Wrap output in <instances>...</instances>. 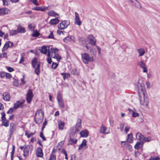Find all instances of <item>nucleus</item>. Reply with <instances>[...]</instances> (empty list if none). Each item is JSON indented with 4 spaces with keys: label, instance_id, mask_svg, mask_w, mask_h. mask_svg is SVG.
<instances>
[{
    "label": "nucleus",
    "instance_id": "f257e3e1",
    "mask_svg": "<svg viewBox=\"0 0 160 160\" xmlns=\"http://www.w3.org/2000/svg\"><path fill=\"white\" fill-rule=\"evenodd\" d=\"M137 88L141 105L143 107L147 106L149 103V99L145 90L144 84L141 83L139 81H138L137 84Z\"/></svg>",
    "mask_w": 160,
    "mask_h": 160
},
{
    "label": "nucleus",
    "instance_id": "f03ea898",
    "mask_svg": "<svg viewBox=\"0 0 160 160\" xmlns=\"http://www.w3.org/2000/svg\"><path fill=\"white\" fill-rule=\"evenodd\" d=\"M44 118V112L42 109L38 110L35 114V120L36 123L40 124L43 121Z\"/></svg>",
    "mask_w": 160,
    "mask_h": 160
},
{
    "label": "nucleus",
    "instance_id": "7ed1b4c3",
    "mask_svg": "<svg viewBox=\"0 0 160 160\" xmlns=\"http://www.w3.org/2000/svg\"><path fill=\"white\" fill-rule=\"evenodd\" d=\"M96 54L95 52L93 53V56H90L87 53H84L82 55V60L84 63L87 64L89 62H92L94 60L95 57L94 56Z\"/></svg>",
    "mask_w": 160,
    "mask_h": 160
},
{
    "label": "nucleus",
    "instance_id": "20e7f679",
    "mask_svg": "<svg viewBox=\"0 0 160 160\" xmlns=\"http://www.w3.org/2000/svg\"><path fill=\"white\" fill-rule=\"evenodd\" d=\"M58 50V49L56 48H51V52L52 53H54V55H53L52 54V57L54 58H55L57 59L58 61H59L61 59L60 56L58 53H56Z\"/></svg>",
    "mask_w": 160,
    "mask_h": 160
},
{
    "label": "nucleus",
    "instance_id": "39448f33",
    "mask_svg": "<svg viewBox=\"0 0 160 160\" xmlns=\"http://www.w3.org/2000/svg\"><path fill=\"white\" fill-rule=\"evenodd\" d=\"M70 23L68 21H62L58 25V28L60 29L63 30L66 28L70 24Z\"/></svg>",
    "mask_w": 160,
    "mask_h": 160
},
{
    "label": "nucleus",
    "instance_id": "423d86ee",
    "mask_svg": "<svg viewBox=\"0 0 160 160\" xmlns=\"http://www.w3.org/2000/svg\"><path fill=\"white\" fill-rule=\"evenodd\" d=\"M80 130L79 129L76 128H73L72 131L70 134V138H75L77 136V134L78 133Z\"/></svg>",
    "mask_w": 160,
    "mask_h": 160
},
{
    "label": "nucleus",
    "instance_id": "0eeeda50",
    "mask_svg": "<svg viewBox=\"0 0 160 160\" xmlns=\"http://www.w3.org/2000/svg\"><path fill=\"white\" fill-rule=\"evenodd\" d=\"M33 94L32 90L29 89L28 92L26 97V99L27 102L28 103H31L33 98Z\"/></svg>",
    "mask_w": 160,
    "mask_h": 160
},
{
    "label": "nucleus",
    "instance_id": "6e6552de",
    "mask_svg": "<svg viewBox=\"0 0 160 160\" xmlns=\"http://www.w3.org/2000/svg\"><path fill=\"white\" fill-rule=\"evenodd\" d=\"M25 100L18 101L14 104V108L15 109L18 108H22L24 106V104L25 102Z\"/></svg>",
    "mask_w": 160,
    "mask_h": 160
},
{
    "label": "nucleus",
    "instance_id": "1a4fd4ad",
    "mask_svg": "<svg viewBox=\"0 0 160 160\" xmlns=\"http://www.w3.org/2000/svg\"><path fill=\"white\" fill-rule=\"evenodd\" d=\"M130 3L133 6L138 9H140L141 8L140 3L137 0H128Z\"/></svg>",
    "mask_w": 160,
    "mask_h": 160
},
{
    "label": "nucleus",
    "instance_id": "9d476101",
    "mask_svg": "<svg viewBox=\"0 0 160 160\" xmlns=\"http://www.w3.org/2000/svg\"><path fill=\"white\" fill-rule=\"evenodd\" d=\"M137 65L143 69V72H148L147 66L143 61L138 62L137 63Z\"/></svg>",
    "mask_w": 160,
    "mask_h": 160
},
{
    "label": "nucleus",
    "instance_id": "9b49d317",
    "mask_svg": "<svg viewBox=\"0 0 160 160\" xmlns=\"http://www.w3.org/2000/svg\"><path fill=\"white\" fill-rule=\"evenodd\" d=\"M75 18L74 23L75 24L80 26L82 24V22L80 20L78 14L76 12L75 13Z\"/></svg>",
    "mask_w": 160,
    "mask_h": 160
},
{
    "label": "nucleus",
    "instance_id": "f8f14e48",
    "mask_svg": "<svg viewBox=\"0 0 160 160\" xmlns=\"http://www.w3.org/2000/svg\"><path fill=\"white\" fill-rule=\"evenodd\" d=\"M33 10L37 11H41L44 12L45 10H48V7H46L45 6L35 7L32 8Z\"/></svg>",
    "mask_w": 160,
    "mask_h": 160
},
{
    "label": "nucleus",
    "instance_id": "ddd939ff",
    "mask_svg": "<svg viewBox=\"0 0 160 160\" xmlns=\"http://www.w3.org/2000/svg\"><path fill=\"white\" fill-rule=\"evenodd\" d=\"M13 46V43L11 42L8 41L7 42L4 46H3L2 50V51H5L8 48L12 47Z\"/></svg>",
    "mask_w": 160,
    "mask_h": 160
},
{
    "label": "nucleus",
    "instance_id": "4468645a",
    "mask_svg": "<svg viewBox=\"0 0 160 160\" xmlns=\"http://www.w3.org/2000/svg\"><path fill=\"white\" fill-rule=\"evenodd\" d=\"M99 131L100 133L103 134H108L109 133V131L107 130V128L103 125L101 126Z\"/></svg>",
    "mask_w": 160,
    "mask_h": 160
},
{
    "label": "nucleus",
    "instance_id": "2eb2a0df",
    "mask_svg": "<svg viewBox=\"0 0 160 160\" xmlns=\"http://www.w3.org/2000/svg\"><path fill=\"white\" fill-rule=\"evenodd\" d=\"M36 155L38 157H42L43 156L42 150L40 147H38L36 152Z\"/></svg>",
    "mask_w": 160,
    "mask_h": 160
},
{
    "label": "nucleus",
    "instance_id": "dca6fc26",
    "mask_svg": "<svg viewBox=\"0 0 160 160\" xmlns=\"http://www.w3.org/2000/svg\"><path fill=\"white\" fill-rule=\"evenodd\" d=\"M87 145V141L86 140L84 139L82 142V143L79 145L78 150H82L84 149V150L86 149L85 147Z\"/></svg>",
    "mask_w": 160,
    "mask_h": 160
},
{
    "label": "nucleus",
    "instance_id": "f3484780",
    "mask_svg": "<svg viewBox=\"0 0 160 160\" xmlns=\"http://www.w3.org/2000/svg\"><path fill=\"white\" fill-rule=\"evenodd\" d=\"M9 10L6 8H0V15L7 14Z\"/></svg>",
    "mask_w": 160,
    "mask_h": 160
},
{
    "label": "nucleus",
    "instance_id": "a211bd4d",
    "mask_svg": "<svg viewBox=\"0 0 160 160\" xmlns=\"http://www.w3.org/2000/svg\"><path fill=\"white\" fill-rule=\"evenodd\" d=\"M144 144L143 141L137 142L134 146V148L135 149L138 150L142 148Z\"/></svg>",
    "mask_w": 160,
    "mask_h": 160
},
{
    "label": "nucleus",
    "instance_id": "6ab92c4d",
    "mask_svg": "<svg viewBox=\"0 0 160 160\" xmlns=\"http://www.w3.org/2000/svg\"><path fill=\"white\" fill-rule=\"evenodd\" d=\"M88 38L90 41V43L91 44L95 45L96 40L94 37L92 35H89L88 37Z\"/></svg>",
    "mask_w": 160,
    "mask_h": 160
},
{
    "label": "nucleus",
    "instance_id": "aec40b11",
    "mask_svg": "<svg viewBox=\"0 0 160 160\" xmlns=\"http://www.w3.org/2000/svg\"><path fill=\"white\" fill-rule=\"evenodd\" d=\"M60 20L57 18L52 19L50 20L49 22V23L51 25H55L58 23Z\"/></svg>",
    "mask_w": 160,
    "mask_h": 160
},
{
    "label": "nucleus",
    "instance_id": "412c9836",
    "mask_svg": "<svg viewBox=\"0 0 160 160\" xmlns=\"http://www.w3.org/2000/svg\"><path fill=\"white\" fill-rule=\"evenodd\" d=\"M15 125L13 123H11L10 124V128L9 131L10 135H11L15 129Z\"/></svg>",
    "mask_w": 160,
    "mask_h": 160
},
{
    "label": "nucleus",
    "instance_id": "4be33fe9",
    "mask_svg": "<svg viewBox=\"0 0 160 160\" xmlns=\"http://www.w3.org/2000/svg\"><path fill=\"white\" fill-rule=\"evenodd\" d=\"M39 63V66L40 65V63L39 62H38L37 59L36 58H34L32 61V66L35 68L37 66L38 64Z\"/></svg>",
    "mask_w": 160,
    "mask_h": 160
},
{
    "label": "nucleus",
    "instance_id": "5701e85b",
    "mask_svg": "<svg viewBox=\"0 0 160 160\" xmlns=\"http://www.w3.org/2000/svg\"><path fill=\"white\" fill-rule=\"evenodd\" d=\"M88 131L87 130L82 131L80 132V134L82 137L86 138L88 136Z\"/></svg>",
    "mask_w": 160,
    "mask_h": 160
},
{
    "label": "nucleus",
    "instance_id": "b1692460",
    "mask_svg": "<svg viewBox=\"0 0 160 160\" xmlns=\"http://www.w3.org/2000/svg\"><path fill=\"white\" fill-rule=\"evenodd\" d=\"M17 28V30L18 33H24L26 31L25 30V28L21 26L18 25Z\"/></svg>",
    "mask_w": 160,
    "mask_h": 160
},
{
    "label": "nucleus",
    "instance_id": "393cba45",
    "mask_svg": "<svg viewBox=\"0 0 160 160\" xmlns=\"http://www.w3.org/2000/svg\"><path fill=\"white\" fill-rule=\"evenodd\" d=\"M137 51L139 53V57L142 56L145 53V51L143 48H141L138 49Z\"/></svg>",
    "mask_w": 160,
    "mask_h": 160
},
{
    "label": "nucleus",
    "instance_id": "a878e982",
    "mask_svg": "<svg viewBox=\"0 0 160 160\" xmlns=\"http://www.w3.org/2000/svg\"><path fill=\"white\" fill-rule=\"evenodd\" d=\"M48 14L49 16L56 17L57 16H58L59 15L58 13H56L52 10H50L48 12Z\"/></svg>",
    "mask_w": 160,
    "mask_h": 160
},
{
    "label": "nucleus",
    "instance_id": "bb28decb",
    "mask_svg": "<svg viewBox=\"0 0 160 160\" xmlns=\"http://www.w3.org/2000/svg\"><path fill=\"white\" fill-rule=\"evenodd\" d=\"M3 96V99L5 101H9L10 98V95L7 92L4 93Z\"/></svg>",
    "mask_w": 160,
    "mask_h": 160
},
{
    "label": "nucleus",
    "instance_id": "cd10ccee",
    "mask_svg": "<svg viewBox=\"0 0 160 160\" xmlns=\"http://www.w3.org/2000/svg\"><path fill=\"white\" fill-rule=\"evenodd\" d=\"M136 138L138 140L140 141H142L144 136L142 135L141 133L139 132H137L136 135Z\"/></svg>",
    "mask_w": 160,
    "mask_h": 160
},
{
    "label": "nucleus",
    "instance_id": "c85d7f7f",
    "mask_svg": "<svg viewBox=\"0 0 160 160\" xmlns=\"http://www.w3.org/2000/svg\"><path fill=\"white\" fill-rule=\"evenodd\" d=\"M132 133H131L128 135L127 140L129 143H132L133 141L132 139Z\"/></svg>",
    "mask_w": 160,
    "mask_h": 160
},
{
    "label": "nucleus",
    "instance_id": "c756f323",
    "mask_svg": "<svg viewBox=\"0 0 160 160\" xmlns=\"http://www.w3.org/2000/svg\"><path fill=\"white\" fill-rule=\"evenodd\" d=\"M81 120L80 119L78 118L77 120V123L75 127L73 128H76L77 129H78L80 128L81 126Z\"/></svg>",
    "mask_w": 160,
    "mask_h": 160
},
{
    "label": "nucleus",
    "instance_id": "7c9ffc66",
    "mask_svg": "<svg viewBox=\"0 0 160 160\" xmlns=\"http://www.w3.org/2000/svg\"><path fill=\"white\" fill-rule=\"evenodd\" d=\"M64 123L61 121L58 122V126L59 129L62 130L64 126Z\"/></svg>",
    "mask_w": 160,
    "mask_h": 160
},
{
    "label": "nucleus",
    "instance_id": "2f4dec72",
    "mask_svg": "<svg viewBox=\"0 0 160 160\" xmlns=\"http://www.w3.org/2000/svg\"><path fill=\"white\" fill-rule=\"evenodd\" d=\"M61 75L63 77V79L65 80L70 77V74L68 73H61Z\"/></svg>",
    "mask_w": 160,
    "mask_h": 160
},
{
    "label": "nucleus",
    "instance_id": "473e14b6",
    "mask_svg": "<svg viewBox=\"0 0 160 160\" xmlns=\"http://www.w3.org/2000/svg\"><path fill=\"white\" fill-rule=\"evenodd\" d=\"M77 140L75 138H70L68 142L69 144H73L76 143Z\"/></svg>",
    "mask_w": 160,
    "mask_h": 160
},
{
    "label": "nucleus",
    "instance_id": "72a5a7b5",
    "mask_svg": "<svg viewBox=\"0 0 160 160\" xmlns=\"http://www.w3.org/2000/svg\"><path fill=\"white\" fill-rule=\"evenodd\" d=\"M40 52L44 54H46L48 52V49L47 47L45 46H42Z\"/></svg>",
    "mask_w": 160,
    "mask_h": 160
},
{
    "label": "nucleus",
    "instance_id": "f704fd0d",
    "mask_svg": "<svg viewBox=\"0 0 160 160\" xmlns=\"http://www.w3.org/2000/svg\"><path fill=\"white\" fill-rule=\"evenodd\" d=\"M2 125L6 127H7L9 126V122L8 120L6 119L2 120Z\"/></svg>",
    "mask_w": 160,
    "mask_h": 160
},
{
    "label": "nucleus",
    "instance_id": "c9c22d12",
    "mask_svg": "<svg viewBox=\"0 0 160 160\" xmlns=\"http://www.w3.org/2000/svg\"><path fill=\"white\" fill-rule=\"evenodd\" d=\"M40 66H39V63L38 64L37 66L34 68L35 69V72L36 74L37 75H38L40 74Z\"/></svg>",
    "mask_w": 160,
    "mask_h": 160
},
{
    "label": "nucleus",
    "instance_id": "e433bc0d",
    "mask_svg": "<svg viewBox=\"0 0 160 160\" xmlns=\"http://www.w3.org/2000/svg\"><path fill=\"white\" fill-rule=\"evenodd\" d=\"M24 156L25 157H27L28 156L29 150L27 147L25 148L23 150Z\"/></svg>",
    "mask_w": 160,
    "mask_h": 160
},
{
    "label": "nucleus",
    "instance_id": "4c0bfd02",
    "mask_svg": "<svg viewBox=\"0 0 160 160\" xmlns=\"http://www.w3.org/2000/svg\"><path fill=\"white\" fill-rule=\"evenodd\" d=\"M151 140V138L150 137H148L145 138L144 136V138H143L142 140V141H143L144 143L145 142H149Z\"/></svg>",
    "mask_w": 160,
    "mask_h": 160
},
{
    "label": "nucleus",
    "instance_id": "58836bf2",
    "mask_svg": "<svg viewBox=\"0 0 160 160\" xmlns=\"http://www.w3.org/2000/svg\"><path fill=\"white\" fill-rule=\"evenodd\" d=\"M58 103L59 106L60 108H64L65 105L63 101V100L58 101Z\"/></svg>",
    "mask_w": 160,
    "mask_h": 160
},
{
    "label": "nucleus",
    "instance_id": "ea45409f",
    "mask_svg": "<svg viewBox=\"0 0 160 160\" xmlns=\"http://www.w3.org/2000/svg\"><path fill=\"white\" fill-rule=\"evenodd\" d=\"M57 99L58 101L62 100V98L61 96V93L60 91H58V92Z\"/></svg>",
    "mask_w": 160,
    "mask_h": 160
},
{
    "label": "nucleus",
    "instance_id": "a19ab883",
    "mask_svg": "<svg viewBox=\"0 0 160 160\" xmlns=\"http://www.w3.org/2000/svg\"><path fill=\"white\" fill-rule=\"evenodd\" d=\"M18 33L17 30H11L9 31V35L10 36H13Z\"/></svg>",
    "mask_w": 160,
    "mask_h": 160
},
{
    "label": "nucleus",
    "instance_id": "79ce46f5",
    "mask_svg": "<svg viewBox=\"0 0 160 160\" xmlns=\"http://www.w3.org/2000/svg\"><path fill=\"white\" fill-rule=\"evenodd\" d=\"M128 110L131 111L132 112V115L133 117H136L138 116L139 115V114L138 113L132 111L130 109H128Z\"/></svg>",
    "mask_w": 160,
    "mask_h": 160
},
{
    "label": "nucleus",
    "instance_id": "37998d69",
    "mask_svg": "<svg viewBox=\"0 0 160 160\" xmlns=\"http://www.w3.org/2000/svg\"><path fill=\"white\" fill-rule=\"evenodd\" d=\"M71 73L74 75H78V70L76 69H73Z\"/></svg>",
    "mask_w": 160,
    "mask_h": 160
},
{
    "label": "nucleus",
    "instance_id": "c03bdc74",
    "mask_svg": "<svg viewBox=\"0 0 160 160\" xmlns=\"http://www.w3.org/2000/svg\"><path fill=\"white\" fill-rule=\"evenodd\" d=\"M25 58V55L24 54H22L21 55V58L19 62V63H22L24 61V59Z\"/></svg>",
    "mask_w": 160,
    "mask_h": 160
},
{
    "label": "nucleus",
    "instance_id": "a18cd8bd",
    "mask_svg": "<svg viewBox=\"0 0 160 160\" xmlns=\"http://www.w3.org/2000/svg\"><path fill=\"white\" fill-rule=\"evenodd\" d=\"M35 28V26L33 24H30L28 25V28L31 31H34Z\"/></svg>",
    "mask_w": 160,
    "mask_h": 160
},
{
    "label": "nucleus",
    "instance_id": "49530a36",
    "mask_svg": "<svg viewBox=\"0 0 160 160\" xmlns=\"http://www.w3.org/2000/svg\"><path fill=\"white\" fill-rule=\"evenodd\" d=\"M40 35L39 33L37 31V30L34 32L32 34V36L34 37H37L38 36Z\"/></svg>",
    "mask_w": 160,
    "mask_h": 160
},
{
    "label": "nucleus",
    "instance_id": "de8ad7c7",
    "mask_svg": "<svg viewBox=\"0 0 160 160\" xmlns=\"http://www.w3.org/2000/svg\"><path fill=\"white\" fill-rule=\"evenodd\" d=\"M30 1L36 6H39V4L38 2V0H30Z\"/></svg>",
    "mask_w": 160,
    "mask_h": 160
},
{
    "label": "nucleus",
    "instance_id": "09e8293b",
    "mask_svg": "<svg viewBox=\"0 0 160 160\" xmlns=\"http://www.w3.org/2000/svg\"><path fill=\"white\" fill-rule=\"evenodd\" d=\"M13 85L16 87H18V81L14 78Z\"/></svg>",
    "mask_w": 160,
    "mask_h": 160
},
{
    "label": "nucleus",
    "instance_id": "8fccbe9b",
    "mask_svg": "<svg viewBox=\"0 0 160 160\" xmlns=\"http://www.w3.org/2000/svg\"><path fill=\"white\" fill-rule=\"evenodd\" d=\"M126 148L127 150H128L130 151H131L132 150V146L130 144H128Z\"/></svg>",
    "mask_w": 160,
    "mask_h": 160
},
{
    "label": "nucleus",
    "instance_id": "3c124183",
    "mask_svg": "<svg viewBox=\"0 0 160 160\" xmlns=\"http://www.w3.org/2000/svg\"><path fill=\"white\" fill-rule=\"evenodd\" d=\"M160 158L158 157L157 156L155 158H153L151 157L149 159V160H160Z\"/></svg>",
    "mask_w": 160,
    "mask_h": 160
},
{
    "label": "nucleus",
    "instance_id": "603ef678",
    "mask_svg": "<svg viewBox=\"0 0 160 160\" xmlns=\"http://www.w3.org/2000/svg\"><path fill=\"white\" fill-rule=\"evenodd\" d=\"M5 72H0V78H2L5 77Z\"/></svg>",
    "mask_w": 160,
    "mask_h": 160
},
{
    "label": "nucleus",
    "instance_id": "864d4df0",
    "mask_svg": "<svg viewBox=\"0 0 160 160\" xmlns=\"http://www.w3.org/2000/svg\"><path fill=\"white\" fill-rule=\"evenodd\" d=\"M40 137L42 138V140L44 141L46 140V138L44 136L43 133L42 132H41L40 134Z\"/></svg>",
    "mask_w": 160,
    "mask_h": 160
},
{
    "label": "nucleus",
    "instance_id": "5fc2aeb1",
    "mask_svg": "<svg viewBox=\"0 0 160 160\" xmlns=\"http://www.w3.org/2000/svg\"><path fill=\"white\" fill-rule=\"evenodd\" d=\"M2 117H1V119L2 120H4L6 119V118L5 117V114L4 112H2L1 113Z\"/></svg>",
    "mask_w": 160,
    "mask_h": 160
},
{
    "label": "nucleus",
    "instance_id": "6e6d98bb",
    "mask_svg": "<svg viewBox=\"0 0 160 160\" xmlns=\"http://www.w3.org/2000/svg\"><path fill=\"white\" fill-rule=\"evenodd\" d=\"M125 126V124L124 123H121L120 125V129L121 131H122L124 127Z\"/></svg>",
    "mask_w": 160,
    "mask_h": 160
},
{
    "label": "nucleus",
    "instance_id": "4d7b16f0",
    "mask_svg": "<svg viewBox=\"0 0 160 160\" xmlns=\"http://www.w3.org/2000/svg\"><path fill=\"white\" fill-rule=\"evenodd\" d=\"M70 36L66 37L63 39L64 42L67 43L68 41H70Z\"/></svg>",
    "mask_w": 160,
    "mask_h": 160
},
{
    "label": "nucleus",
    "instance_id": "13d9d810",
    "mask_svg": "<svg viewBox=\"0 0 160 160\" xmlns=\"http://www.w3.org/2000/svg\"><path fill=\"white\" fill-rule=\"evenodd\" d=\"M56 157L53 154H51L49 160H55Z\"/></svg>",
    "mask_w": 160,
    "mask_h": 160
},
{
    "label": "nucleus",
    "instance_id": "bf43d9fd",
    "mask_svg": "<svg viewBox=\"0 0 160 160\" xmlns=\"http://www.w3.org/2000/svg\"><path fill=\"white\" fill-rule=\"evenodd\" d=\"M3 4L4 6H7L8 5V0H2Z\"/></svg>",
    "mask_w": 160,
    "mask_h": 160
},
{
    "label": "nucleus",
    "instance_id": "052dcab7",
    "mask_svg": "<svg viewBox=\"0 0 160 160\" xmlns=\"http://www.w3.org/2000/svg\"><path fill=\"white\" fill-rule=\"evenodd\" d=\"M5 77H6L7 78H10L11 77V75L9 73L5 72Z\"/></svg>",
    "mask_w": 160,
    "mask_h": 160
},
{
    "label": "nucleus",
    "instance_id": "680f3d73",
    "mask_svg": "<svg viewBox=\"0 0 160 160\" xmlns=\"http://www.w3.org/2000/svg\"><path fill=\"white\" fill-rule=\"evenodd\" d=\"M58 65L57 64L53 62L52 65V68L55 69L57 67Z\"/></svg>",
    "mask_w": 160,
    "mask_h": 160
},
{
    "label": "nucleus",
    "instance_id": "e2e57ef3",
    "mask_svg": "<svg viewBox=\"0 0 160 160\" xmlns=\"http://www.w3.org/2000/svg\"><path fill=\"white\" fill-rule=\"evenodd\" d=\"M48 38H49L54 39V36L52 32H51L50 34L48 36Z\"/></svg>",
    "mask_w": 160,
    "mask_h": 160
},
{
    "label": "nucleus",
    "instance_id": "0e129e2a",
    "mask_svg": "<svg viewBox=\"0 0 160 160\" xmlns=\"http://www.w3.org/2000/svg\"><path fill=\"white\" fill-rule=\"evenodd\" d=\"M111 39H112V43L113 44H114L116 42V38L115 37H112V38Z\"/></svg>",
    "mask_w": 160,
    "mask_h": 160
},
{
    "label": "nucleus",
    "instance_id": "69168bd1",
    "mask_svg": "<svg viewBox=\"0 0 160 160\" xmlns=\"http://www.w3.org/2000/svg\"><path fill=\"white\" fill-rule=\"evenodd\" d=\"M7 69L9 72H12L14 70L11 67H7Z\"/></svg>",
    "mask_w": 160,
    "mask_h": 160
},
{
    "label": "nucleus",
    "instance_id": "338daca9",
    "mask_svg": "<svg viewBox=\"0 0 160 160\" xmlns=\"http://www.w3.org/2000/svg\"><path fill=\"white\" fill-rule=\"evenodd\" d=\"M15 148V146L14 145H13L12 146V150L11 152V154L14 155Z\"/></svg>",
    "mask_w": 160,
    "mask_h": 160
},
{
    "label": "nucleus",
    "instance_id": "774afa93",
    "mask_svg": "<svg viewBox=\"0 0 160 160\" xmlns=\"http://www.w3.org/2000/svg\"><path fill=\"white\" fill-rule=\"evenodd\" d=\"M76 158V155H75L74 154L72 156V158H71V160H78Z\"/></svg>",
    "mask_w": 160,
    "mask_h": 160
}]
</instances>
